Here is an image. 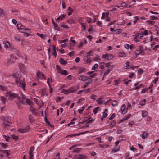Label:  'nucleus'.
<instances>
[{
  "instance_id": "f257e3e1",
  "label": "nucleus",
  "mask_w": 159,
  "mask_h": 159,
  "mask_svg": "<svg viewBox=\"0 0 159 159\" xmlns=\"http://www.w3.org/2000/svg\"><path fill=\"white\" fill-rule=\"evenodd\" d=\"M14 76L16 78L15 81L18 87L22 88L24 90H25V87L26 84L24 78L23 80L20 79L21 78V75L18 73H15Z\"/></svg>"
},
{
  "instance_id": "f03ea898",
  "label": "nucleus",
  "mask_w": 159,
  "mask_h": 159,
  "mask_svg": "<svg viewBox=\"0 0 159 159\" xmlns=\"http://www.w3.org/2000/svg\"><path fill=\"white\" fill-rule=\"evenodd\" d=\"M7 96L9 97V99L11 100H12L14 98H19V96L18 94H16L13 93L9 92L7 93Z\"/></svg>"
},
{
  "instance_id": "7ed1b4c3",
  "label": "nucleus",
  "mask_w": 159,
  "mask_h": 159,
  "mask_svg": "<svg viewBox=\"0 0 159 159\" xmlns=\"http://www.w3.org/2000/svg\"><path fill=\"white\" fill-rule=\"evenodd\" d=\"M102 57L105 59L109 61L112 59L113 58V56L112 54H106L102 55Z\"/></svg>"
},
{
  "instance_id": "20e7f679",
  "label": "nucleus",
  "mask_w": 159,
  "mask_h": 159,
  "mask_svg": "<svg viewBox=\"0 0 159 159\" xmlns=\"http://www.w3.org/2000/svg\"><path fill=\"white\" fill-rule=\"evenodd\" d=\"M16 58V57L11 56L10 59L8 60L7 64H10L13 63L15 62Z\"/></svg>"
},
{
  "instance_id": "39448f33",
  "label": "nucleus",
  "mask_w": 159,
  "mask_h": 159,
  "mask_svg": "<svg viewBox=\"0 0 159 159\" xmlns=\"http://www.w3.org/2000/svg\"><path fill=\"white\" fill-rule=\"evenodd\" d=\"M87 156L84 155L78 154L76 159H87Z\"/></svg>"
},
{
  "instance_id": "423d86ee",
  "label": "nucleus",
  "mask_w": 159,
  "mask_h": 159,
  "mask_svg": "<svg viewBox=\"0 0 159 159\" xmlns=\"http://www.w3.org/2000/svg\"><path fill=\"white\" fill-rule=\"evenodd\" d=\"M78 88H72V87L69 88V89H67L68 93H72L74 92H75V91H76Z\"/></svg>"
},
{
  "instance_id": "0eeeda50",
  "label": "nucleus",
  "mask_w": 159,
  "mask_h": 159,
  "mask_svg": "<svg viewBox=\"0 0 159 159\" xmlns=\"http://www.w3.org/2000/svg\"><path fill=\"white\" fill-rule=\"evenodd\" d=\"M79 79L82 81H86L88 80V78L82 75H80L79 77Z\"/></svg>"
},
{
  "instance_id": "6e6552de",
  "label": "nucleus",
  "mask_w": 159,
  "mask_h": 159,
  "mask_svg": "<svg viewBox=\"0 0 159 159\" xmlns=\"http://www.w3.org/2000/svg\"><path fill=\"white\" fill-rule=\"evenodd\" d=\"M11 123L8 121H5L3 123L2 126L4 127L7 128L10 125Z\"/></svg>"
},
{
  "instance_id": "1a4fd4ad",
  "label": "nucleus",
  "mask_w": 159,
  "mask_h": 159,
  "mask_svg": "<svg viewBox=\"0 0 159 159\" xmlns=\"http://www.w3.org/2000/svg\"><path fill=\"white\" fill-rule=\"evenodd\" d=\"M126 106L125 104L122 105L121 108V110L122 111V114H125L127 112L126 110L125 109Z\"/></svg>"
},
{
  "instance_id": "9d476101",
  "label": "nucleus",
  "mask_w": 159,
  "mask_h": 159,
  "mask_svg": "<svg viewBox=\"0 0 159 159\" xmlns=\"http://www.w3.org/2000/svg\"><path fill=\"white\" fill-rule=\"evenodd\" d=\"M36 75L39 78H41L42 76H44V74L38 70L36 73Z\"/></svg>"
},
{
  "instance_id": "9b49d317",
  "label": "nucleus",
  "mask_w": 159,
  "mask_h": 159,
  "mask_svg": "<svg viewBox=\"0 0 159 159\" xmlns=\"http://www.w3.org/2000/svg\"><path fill=\"white\" fill-rule=\"evenodd\" d=\"M59 61L61 64H63L64 65H65L67 63V62L65 60L61 58H60Z\"/></svg>"
},
{
  "instance_id": "f8f14e48",
  "label": "nucleus",
  "mask_w": 159,
  "mask_h": 159,
  "mask_svg": "<svg viewBox=\"0 0 159 159\" xmlns=\"http://www.w3.org/2000/svg\"><path fill=\"white\" fill-rule=\"evenodd\" d=\"M3 43L5 48H9L10 47V43L8 41H5L3 42Z\"/></svg>"
},
{
  "instance_id": "ddd939ff",
  "label": "nucleus",
  "mask_w": 159,
  "mask_h": 159,
  "mask_svg": "<svg viewBox=\"0 0 159 159\" xmlns=\"http://www.w3.org/2000/svg\"><path fill=\"white\" fill-rule=\"evenodd\" d=\"M18 131L21 133H25L27 132L28 129H18Z\"/></svg>"
},
{
  "instance_id": "4468645a",
  "label": "nucleus",
  "mask_w": 159,
  "mask_h": 159,
  "mask_svg": "<svg viewBox=\"0 0 159 159\" xmlns=\"http://www.w3.org/2000/svg\"><path fill=\"white\" fill-rule=\"evenodd\" d=\"M66 16V15L61 14L60 16H59L57 18V20L58 21L62 20Z\"/></svg>"
},
{
  "instance_id": "2eb2a0df",
  "label": "nucleus",
  "mask_w": 159,
  "mask_h": 159,
  "mask_svg": "<svg viewBox=\"0 0 159 159\" xmlns=\"http://www.w3.org/2000/svg\"><path fill=\"white\" fill-rule=\"evenodd\" d=\"M81 149L79 148H75L72 151V152L79 153L81 151Z\"/></svg>"
},
{
  "instance_id": "dca6fc26",
  "label": "nucleus",
  "mask_w": 159,
  "mask_h": 159,
  "mask_svg": "<svg viewBox=\"0 0 159 159\" xmlns=\"http://www.w3.org/2000/svg\"><path fill=\"white\" fill-rule=\"evenodd\" d=\"M59 73L61 74L65 75H68V73L66 70H62L61 71H59Z\"/></svg>"
},
{
  "instance_id": "f3484780",
  "label": "nucleus",
  "mask_w": 159,
  "mask_h": 159,
  "mask_svg": "<svg viewBox=\"0 0 159 159\" xmlns=\"http://www.w3.org/2000/svg\"><path fill=\"white\" fill-rule=\"evenodd\" d=\"M148 135V134L146 132H143L142 135V138L143 139H145L147 137Z\"/></svg>"
},
{
  "instance_id": "a211bd4d",
  "label": "nucleus",
  "mask_w": 159,
  "mask_h": 159,
  "mask_svg": "<svg viewBox=\"0 0 159 159\" xmlns=\"http://www.w3.org/2000/svg\"><path fill=\"white\" fill-rule=\"evenodd\" d=\"M30 111L32 112L33 115H36L37 114V110L36 109L32 107L30 109Z\"/></svg>"
},
{
  "instance_id": "6ab92c4d",
  "label": "nucleus",
  "mask_w": 159,
  "mask_h": 159,
  "mask_svg": "<svg viewBox=\"0 0 159 159\" xmlns=\"http://www.w3.org/2000/svg\"><path fill=\"white\" fill-rule=\"evenodd\" d=\"M135 36L137 38L141 39L143 36V35L142 34L137 33L135 34Z\"/></svg>"
},
{
  "instance_id": "aec40b11",
  "label": "nucleus",
  "mask_w": 159,
  "mask_h": 159,
  "mask_svg": "<svg viewBox=\"0 0 159 159\" xmlns=\"http://www.w3.org/2000/svg\"><path fill=\"white\" fill-rule=\"evenodd\" d=\"M36 34L39 36L41 38L43 39H44L46 37H47V36H46V35H44L43 34H39V33H37Z\"/></svg>"
},
{
  "instance_id": "412c9836",
  "label": "nucleus",
  "mask_w": 159,
  "mask_h": 159,
  "mask_svg": "<svg viewBox=\"0 0 159 159\" xmlns=\"http://www.w3.org/2000/svg\"><path fill=\"white\" fill-rule=\"evenodd\" d=\"M23 32L25 33H31V30L29 29H26L23 30Z\"/></svg>"
},
{
  "instance_id": "4be33fe9",
  "label": "nucleus",
  "mask_w": 159,
  "mask_h": 159,
  "mask_svg": "<svg viewBox=\"0 0 159 159\" xmlns=\"http://www.w3.org/2000/svg\"><path fill=\"white\" fill-rule=\"evenodd\" d=\"M147 114L148 113L146 111L144 110L142 111V117H145L147 116Z\"/></svg>"
},
{
  "instance_id": "5701e85b",
  "label": "nucleus",
  "mask_w": 159,
  "mask_h": 159,
  "mask_svg": "<svg viewBox=\"0 0 159 159\" xmlns=\"http://www.w3.org/2000/svg\"><path fill=\"white\" fill-rule=\"evenodd\" d=\"M93 121V118H92L91 117H90L85 121V122L87 123H90Z\"/></svg>"
},
{
  "instance_id": "b1692460",
  "label": "nucleus",
  "mask_w": 159,
  "mask_h": 159,
  "mask_svg": "<svg viewBox=\"0 0 159 159\" xmlns=\"http://www.w3.org/2000/svg\"><path fill=\"white\" fill-rule=\"evenodd\" d=\"M126 56L125 54L123 52H120L119 54V56L120 57H125Z\"/></svg>"
},
{
  "instance_id": "393cba45",
  "label": "nucleus",
  "mask_w": 159,
  "mask_h": 159,
  "mask_svg": "<svg viewBox=\"0 0 159 159\" xmlns=\"http://www.w3.org/2000/svg\"><path fill=\"white\" fill-rule=\"evenodd\" d=\"M1 152L3 153L6 154L7 156L8 157L10 156V154L8 152V150H2Z\"/></svg>"
},
{
  "instance_id": "a878e982",
  "label": "nucleus",
  "mask_w": 159,
  "mask_h": 159,
  "mask_svg": "<svg viewBox=\"0 0 159 159\" xmlns=\"http://www.w3.org/2000/svg\"><path fill=\"white\" fill-rule=\"evenodd\" d=\"M146 102V100L144 99L143 100L140 101L139 104L141 106H143L145 105Z\"/></svg>"
},
{
  "instance_id": "bb28decb",
  "label": "nucleus",
  "mask_w": 159,
  "mask_h": 159,
  "mask_svg": "<svg viewBox=\"0 0 159 159\" xmlns=\"http://www.w3.org/2000/svg\"><path fill=\"white\" fill-rule=\"evenodd\" d=\"M116 121L115 120H113L111 121L110 124V126L112 128L113 127L114 125L116 124Z\"/></svg>"
},
{
  "instance_id": "cd10ccee",
  "label": "nucleus",
  "mask_w": 159,
  "mask_h": 159,
  "mask_svg": "<svg viewBox=\"0 0 159 159\" xmlns=\"http://www.w3.org/2000/svg\"><path fill=\"white\" fill-rule=\"evenodd\" d=\"M0 145L3 148H5L7 147V144H5L3 143H0Z\"/></svg>"
},
{
  "instance_id": "c85d7f7f",
  "label": "nucleus",
  "mask_w": 159,
  "mask_h": 159,
  "mask_svg": "<svg viewBox=\"0 0 159 159\" xmlns=\"http://www.w3.org/2000/svg\"><path fill=\"white\" fill-rule=\"evenodd\" d=\"M112 102L111 103V105L112 106H116L118 105L117 101L116 100L112 101Z\"/></svg>"
},
{
  "instance_id": "c756f323",
  "label": "nucleus",
  "mask_w": 159,
  "mask_h": 159,
  "mask_svg": "<svg viewBox=\"0 0 159 159\" xmlns=\"http://www.w3.org/2000/svg\"><path fill=\"white\" fill-rule=\"evenodd\" d=\"M101 99H102V98H100L97 99L96 101L98 102V103L99 104H102V102L103 101V100H102V101L100 100Z\"/></svg>"
},
{
  "instance_id": "7c9ffc66",
  "label": "nucleus",
  "mask_w": 159,
  "mask_h": 159,
  "mask_svg": "<svg viewBox=\"0 0 159 159\" xmlns=\"http://www.w3.org/2000/svg\"><path fill=\"white\" fill-rule=\"evenodd\" d=\"M34 147L33 146H32L30 147V149L29 152V153H32V152L34 149Z\"/></svg>"
},
{
  "instance_id": "2f4dec72",
  "label": "nucleus",
  "mask_w": 159,
  "mask_h": 159,
  "mask_svg": "<svg viewBox=\"0 0 159 159\" xmlns=\"http://www.w3.org/2000/svg\"><path fill=\"white\" fill-rule=\"evenodd\" d=\"M19 66L20 69L22 70H24L25 68V65L22 64H20Z\"/></svg>"
},
{
  "instance_id": "473e14b6",
  "label": "nucleus",
  "mask_w": 159,
  "mask_h": 159,
  "mask_svg": "<svg viewBox=\"0 0 159 159\" xmlns=\"http://www.w3.org/2000/svg\"><path fill=\"white\" fill-rule=\"evenodd\" d=\"M98 67V65L97 64H95L92 67V69L93 70H95Z\"/></svg>"
},
{
  "instance_id": "72a5a7b5",
  "label": "nucleus",
  "mask_w": 159,
  "mask_h": 159,
  "mask_svg": "<svg viewBox=\"0 0 159 159\" xmlns=\"http://www.w3.org/2000/svg\"><path fill=\"white\" fill-rule=\"evenodd\" d=\"M80 24L82 27V30H86V27L85 26L84 24V23H80Z\"/></svg>"
},
{
  "instance_id": "f704fd0d",
  "label": "nucleus",
  "mask_w": 159,
  "mask_h": 159,
  "mask_svg": "<svg viewBox=\"0 0 159 159\" xmlns=\"http://www.w3.org/2000/svg\"><path fill=\"white\" fill-rule=\"evenodd\" d=\"M115 31L116 34H119L121 32L122 30L120 29H117L115 30Z\"/></svg>"
},
{
  "instance_id": "c9c22d12",
  "label": "nucleus",
  "mask_w": 159,
  "mask_h": 159,
  "mask_svg": "<svg viewBox=\"0 0 159 159\" xmlns=\"http://www.w3.org/2000/svg\"><path fill=\"white\" fill-rule=\"evenodd\" d=\"M87 81L86 82H85V83L86 84H91L92 81L93 80L90 78H88V80H87Z\"/></svg>"
},
{
  "instance_id": "e433bc0d",
  "label": "nucleus",
  "mask_w": 159,
  "mask_h": 159,
  "mask_svg": "<svg viewBox=\"0 0 159 159\" xmlns=\"http://www.w3.org/2000/svg\"><path fill=\"white\" fill-rule=\"evenodd\" d=\"M137 51H139V50H137ZM140 54H141L142 55H143L144 54V52L143 51H139V52L138 53H136V55H138Z\"/></svg>"
},
{
  "instance_id": "4c0bfd02",
  "label": "nucleus",
  "mask_w": 159,
  "mask_h": 159,
  "mask_svg": "<svg viewBox=\"0 0 159 159\" xmlns=\"http://www.w3.org/2000/svg\"><path fill=\"white\" fill-rule=\"evenodd\" d=\"M12 138L15 141H17L18 139V137L17 136H15L14 135H12Z\"/></svg>"
},
{
  "instance_id": "58836bf2",
  "label": "nucleus",
  "mask_w": 159,
  "mask_h": 159,
  "mask_svg": "<svg viewBox=\"0 0 159 159\" xmlns=\"http://www.w3.org/2000/svg\"><path fill=\"white\" fill-rule=\"evenodd\" d=\"M29 119L30 120V121L31 123H33L34 122V120L32 119V118H33V116L31 114H30L29 115Z\"/></svg>"
},
{
  "instance_id": "ea45409f",
  "label": "nucleus",
  "mask_w": 159,
  "mask_h": 159,
  "mask_svg": "<svg viewBox=\"0 0 159 159\" xmlns=\"http://www.w3.org/2000/svg\"><path fill=\"white\" fill-rule=\"evenodd\" d=\"M1 100L3 102V104H5L6 102V98L4 97L1 96Z\"/></svg>"
},
{
  "instance_id": "a19ab883",
  "label": "nucleus",
  "mask_w": 159,
  "mask_h": 159,
  "mask_svg": "<svg viewBox=\"0 0 159 159\" xmlns=\"http://www.w3.org/2000/svg\"><path fill=\"white\" fill-rule=\"evenodd\" d=\"M85 69L84 68H80V70H79V73H80L84 71H85Z\"/></svg>"
},
{
  "instance_id": "79ce46f5",
  "label": "nucleus",
  "mask_w": 159,
  "mask_h": 159,
  "mask_svg": "<svg viewBox=\"0 0 159 159\" xmlns=\"http://www.w3.org/2000/svg\"><path fill=\"white\" fill-rule=\"evenodd\" d=\"M54 28L56 30H59L60 29L57 24H56L54 25Z\"/></svg>"
},
{
  "instance_id": "37998d69",
  "label": "nucleus",
  "mask_w": 159,
  "mask_h": 159,
  "mask_svg": "<svg viewBox=\"0 0 159 159\" xmlns=\"http://www.w3.org/2000/svg\"><path fill=\"white\" fill-rule=\"evenodd\" d=\"M80 133H79L78 134H71V135H69L66 136V137L67 138L69 137H72V136H74L75 135H80Z\"/></svg>"
},
{
  "instance_id": "c03bdc74",
  "label": "nucleus",
  "mask_w": 159,
  "mask_h": 159,
  "mask_svg": "<svg viewBox=\"0 0 159 159\" xmlns=\"http://www.w3.org/2000/svg\"><path fill=\"white\" fill-rule=\"evenodd\" d=\"M56 68L57 70L58 71V72L59 73V71H61L62 69L58 65H56Z\"/></svg>"
},
{
  "instance_id": "a18cd8bd",
  "label": "nucleus",
  "mask_w": 159,
  "mask_h": 159,
  "mask_svg": "<svg viewBox=\"0 0 159 159\" xmlns=\"http://www.w3.org/2000/svg\"><path fill=\"white\" fill-rule=\"evenodd\" d=\"M111 71L110 70L108 69L107 71L104 73V76H106L107 75H108Z\"/></svg>"
},
{
  "instance_id": "49530a36",
  "label": "nucleus",
  "mask_w": 159,
  "mask_h": 159,
  "mask_svg": "<svg viewBox=\"0 0 159 159\" xmlns=\"http://www.w3.org/2000/svg\"><path fill=\"white\" fill-rule=\"evenodd\" d=\"M26 103L27 104L30 105L31 103H32V102L29 99H27L26 100Z\"/></svg>"
},
{
  "instance_id": "de8ad7c7",
  "label": "nucleus",
  "mask_w": 159,
  "mask_h": 159,
  "mask_svg": "<svg viewBox=\"0 0 159 159\" xmlns=\"http://www.w3.org/2000/svg\"><path fill=\"white\" fill-rule=\"evenodd\" d=\"M3 137L5 139V140L7 141H8L10 138V137H7L6 135H3Z\"/></svg>"
},
{
  "instance_id": "09e8293b",
  "label": "nucleus",
  "mask_w": 159,
  "mask_h": 159,
  "mask_svg": "<svg viewBox=\"0 0 159 159\" xmlns=\"http://www.w3.org/2000/svg\"><path fill=\"white\" fill-rule=\"evenodd\" d=\"M99 108V107H97L95 108L93 110V112H94L95 114H96L98 111V109Z\"/></svg>"
},
{
  "instance_id": "8fccbe9b",
  "label": "nucleus",
  "mask_w": 159,
  "mask_h": 159,
  "mask_svg": "<svg viewBox=\"0 0 159 159\" xmlns=\"http://www.w3.org/2000/svg\"><path fill=\"white\" fill-rule=\"evenodd\" d=\"M24 100V99H23L22 100L21 99L20 97L18 99V100L20 102H21V103H22L23 104L25 103V101Z\"/></svg>"
},
{
  "instance_id": "3c124183",
  "label": "nucleus",
  "mask_w": 159,
  "mask_h": 159,
  "mask_svg": "<svg viewBox=\"0 0 159 159\" xmlns=\"http://www.w3.org/2000/svg\"><path fill=\"white\" fill-rule=\"evenodd\" d=\"M96 96L94 94H92L90 97V98L92 99H93L94 100H96Z\"/></svg>"
},
{
  "instance_id": "603ef678",
  "label": "nucleus",
  "mask_w": 159,
  "mask_h": 159,
  "mask_svg": "<svg viewBox=\"0 0 159 159\" xmlns=\"http://www.w3.org/2000/svg\"><path fill=\"white\" fill-rule=\"evenodd\" d=\"M158 18L157 17H155L154 16H152L150 17V19L151 20H153L155 19H157Z\"/></svg>"
},
{
  "instance_id": "864d4df0",
  "label": "nucleus",
  "mask_w": 159,
  "mask_h": 159,
  "mask_svg": "<svg viewBox=\"0 0 159 159\" xmlns=\"http://www.w3.org/2000/svg\"><path fill=\"white\" fill-rule=\"evenodd\" d=\"M68 39H66L64 40H61L60 41V43H64L65 42H68Z\"/></svg>"
},
{
  "instance_id": "5fc2aeb1",
  "label": "nucleus",
  "mask_w": 159,
  "mask_h": 159,
  "mask_svg": "<svg viewBox=\"0 0 159 159\" xmlns=\"http://www.w3.org/2000/svg\"><path fill=\"white\" fill-rule=\"evenodd\" d=\"M126 6L127 4L125 2H122L120 4V6L122 7H126Z\"/></svg>"
},
{
  "instance_id": "6e6d98bb",
  "label": "nucleus",
  "mask_w": 159,
  "mask_h": 159,
  "mask_svg": "<svg viewBox=\"0 0 159 159\" xmlns=\"http://www.w3.org/2000/svg\"><path fill=\"white\" fill-rule=\"evenodd\" d=\"M15 50V51L16 52V55L18 56V57H20L21 56L20 55V53H19V52L17 50V49H14Z\"/></svg>"
},
{
  "instance_id": "4d7b16f0",
  "label": "nucleus",
  "mask_w": 159,
  "mask_h": 159,
  "mask_svg": "<svg viewBox=\"0 0 159 159\" xmlns=\"http://www.w3.org/2000/svg\"><path fill=\"white\" fill-rule=\"evenodd\" d=\"M141 34H144L145 35H147L148 34V30H145V31L143 32H141Z\"/></svg>"
},
{
  "instance_id": "13d9d810",
  "label": "nucleus",
  "mask_w": 159,
  "mask_h": 159,
  "mask_svg": "<svg viewBox=\"0 0 159 159\" xmlns=\"http://www.w3.org/2000/svg\"><path fill=\"white\" fill-rule=\"evenodd\" d=\"M63 98L62 97H57L56 102H58L61 101V99Z\"/></svg>"
},
{
  "instance_id": "bf43d9fd",
  "label": "nucleus",
  "mask_w": 159,
  "mask_h": 159,
  "mask_svg": "<svg viewBox=\"0 0 159 159\" xmlns=\"http://www.w3.org/2000/svg\"><path fill=\"white\" fill-rule=\"evenodd\" d=\"M97 25H98L100 27L102 26V24L101 22L99 21H97Z\"/></svg>"
},
{
  "instance_id": "052dcab7",
  "label": "nucleus",
  "mask_w": 159,
  "mask_h": 159,
  "mask_svg": "<svg viewBox=\"0 0 159 159\" xmlns=\"http://www.w3.org/2000/svg\"><path fill=\"white\" fill-rule=\"evenodd\" d=\"M110 20V18L107 16H105V21H109Z\"/></svg>"
},
{
  "instance_id": "680f3d73",
  "label": "nucleus",
  "mask_w": 159,
  "mask_h": 159,
  "mask_svg": "<svg viewBox=\"0 0 159 159\" xmlns=\"http://www.w3.org/2000/svg\"><path fill=\"white\" fill-rule=\"evenodd\" d=\"M95 59L96 61H98L101 60L100 58L99 57V56L98 55L95 57Z\"/></svg>"
},
{
  "instance_id": "e2e57ef3",
  "label": "nucleus",
  "mask_w": 159,
  "mask_h": 159,
  "mask_svg": "<svg viewBox=\"0 0 159 159\" xmlns=\"http://www.w3.org/2000/svg\"><path fill=\"white\" fill-rule=\"evenodd\" d=\"M14 39L15 41H20V39L19 37H16L14 38Z\"/></svg>"
},
{
  "instance_id": "0e129e2a",
  "label": "nucleus",
  "mask_w": 159,
  "mask_h": 159,
  "mask_svg": "<svg viewBox=\"0 0 159 159\" xmlns=\"http://www.w3.org/2000/svg\"><path fill=\"white\" fill-rule=\"evenodd\" d=\"M142 85H143V84H140L138 86H136V87H135V89L137 90V89H139V88L141 87Z\"/></svg>"
},
{
  "instance_id": "69168bd1",
  "label": "nucleus",
  "mask_w": 159,
  "mask_h": 159,
  "mask_svg": "<svg viewBox=\"0 0 159 159\" xmlns=\"http://www.w3.org/2000/svg\"><path fill=\"white\" fill-rule=\"evenodd\" d=\"M96 75V73L93 74L92 75L89 76L88 78H90L91 79V78H93Z\"/></svg>"
},
{
  "instance_id": "338daca9",
  "label": "nucleus",
  "mask_w": 159,
  "mask_h": 159,
  "mask_svg": "<svg viewBox=\"0 0 159 159\" xmlns=\"http://www.w3.org/2000/svg\"><path fill=\"white\" fill-rule=\"evenodd\" d=\"M130 117V115L129 114L128 116H125L124 117V120H127Z\"/></svg>"
},
{
  "instance_id": "774afa93",
  "label": "nucleus",
  "mask_w": 159,
  "mask_h": 159,
  "mask_svg": "<svg viewBox=\"0 0 159 159\" xmlns=\"http://www.w3.org/2000/svg\"><path fill=\"white\" fill-rule=\"evenodd\" d=\"M30 156V158L29 159H33V154L32 153H29Z\"/></svg>"
}]
</instances>
